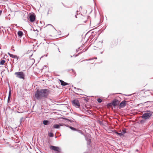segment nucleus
Returning a JSON list of instances; mask_svg holds the SVG:
<instances>
[{
  "label": "nucleus",
  "mask_w": 153,
  "mask_h": 153,
  "mask_svg": "<svg viewBox=\"0 0 153 153\" xmlns=\"http://www.w3.org/2000/svg\"><path fill=\"white\" fill-rule=\"evenodd\" d=\"M51 92L50 89H44L37 90L35 94V96H47Z\"/></svg>",
  "instance_id": "f257e3e1"
},
{
  "label": "nucleus",
  "mask_w": 153,
  "mask_h": 153,
  "mask_svg": "<svg viewBox=\"0 0 153 153\" xmlns=\"http://www.w3.org/2000/svg\"><path fill=\"white\" fill-rule=\"evenodd\" d=\"M16 77L20 79H25V74L22 71L16 72L15 73Z\"/></svg>",
  "instance_id": "f03ea898"
},
{
  "label": "nucleus",
  "mask_w": 153,
  "mask_h": 153,
  "mask_svg": "<svg viewBox=\"0 0 153 153\" xmlns=\"http://www.w3.org/2000/svg\"><path fill=\"white\" fill-rule=\"evenodd\" d=\"M79 21L81 24L85 23L87 20V18L86 16H83L82 15H80L79 13Z\"/></svg>",
  "instance_id": "7ed1b4c3"
},
{
  "label": "nucleus",
  "mask_w": 153,
  "mask_h": 153,
  "mask_svg": "<svg viewBox=\"0 0 153 153\" xmlns=\"http://www.w3.org/2000/svg\"><path fill=\"white\" fill-rule=\"evenodd\" d=\"M50 149L51 150L56 151L58 153H59L61 151L60 149L58 147L51 146H50Z\"/></svg>",
  "instance_id": "20e7f679"
},
{
  "label": "nucleus",
  "mask_w": 153,
  "mask_h": 153,
  "mask_svg": "<svg viewBox=\"0 0 153 153\" xmlns=\"http://www.w3.org/2000/svg\"><path fill=\"white\" fill-rule=\"evenodd\" d=\"M72 103L73 105L79 107L80 106V104L78 100L75 99L72 101Z\"/></svg>",
  "instance_id": "39448f33"
},
{
  "label": "nucleus",
  "mask_w": 153,
  "mask_h": 153,
  "mask_svg": "<svg viewBox=\"0 0 153 153\" xmlns=\"http://www.w3.org/2000/svg\"><path fill=\"white\" fill-rule=\"evenodd\" d=\"M152 115L150 113H147L144 114L142 116V118L145 119L149 118Z\"/></svg>",
  "instance_id": "423d86ee"
},
{
  "label": "nucleus",
  "mask_w": 153,
  "mask_h": 153,
  "mask_svg": "<svg viewBox=\"0 0 153 153\" xmlns=\"http://www.w3.org/2000/svg\"><path fill=\"white\" fill-rule=\"evenodd\" d=\"M29 18L30 19V21L31 22H33L36 18V15L35 14L33 13V14H30L29 16Z\"/></svg>",
  "instance_id": "0eeeda50"
},
{
  "label": "nucleus",
  "mask_w": 153,
  "mask_h": 153,
  "mask_svg": "<svg viewBox=\"0 0 153 153\" xmlns=\"http://www.w3.org/2000/svg\"><path fill=\"white\" fill-rule=\"evenodd\" d=\"M8 54L10 57L15 59L16 61H18V59L19 58V56H18L16 55H13L9 53H8Z\"/></svg>",
  "instance_id": "6e6552de"
},
{
  "label": "nucleus",
  "mask_w": 153,
  "mask_h": 153,
  "mask_svg": "<svg viewBox=\"0 0 153 153\" xmlns=\"http://www.w3.org/2000/svg\"><path fill=\"white\" fill-rule=\"evenodd\" d=\"M126 101L124 100L120 104L119 106V108H123L125 107L126 105Z\"/></svg>",
  "instance_id": "1a4fd4ad"
},
{
  "label": "nucleus",
  "mask_w": 153,
  "mask_h": 153,
  "mask_svg": "<svg viewBox=\"0 0 153 153\" xmlns=\"http://www.w3.org/2000/svg\"><path fill=\"white\" fill-rule=\"evenodd\" d=\"M119 101L118 100H115L112 102V105L114 106H115L119 104Z\"/></svg>",
  "instance_id": "9d476101"
},
{
  "label": "nucleus",
  "mask_w": 153,
  "mask_h": 153,
  "mask_svg": "<svg viewBox=\"0 0 153 153\" xmlns=\"http://www.w3.org/2000/svg\"><path fill=\"white\" fill-rule=\"evenodd\" d=\"M69 71L73 76H75L76 75V72L73 69H71L69 70Z\"/></svg>",
  "instance_id": "9b49d317"
},
{
  "label": "nucleus",
  "mask_w": 153,
  "mask_h": 153,
  "mask_svg": "<svg viewBox=\"0 0 153 153\" xmlns=\"http://www.w3.org/2000/svg\"><path fill=\"white\" fill-rule=\"evenodd\" d=\"M59 80L60 82L61 85H62L65 86V85H69V84L68 83L65 82L63 80H60V79H59Z\"/></svg>",
  "instance_id": "f8f14e48"
},
{
  "label": "nucleus",
  "mask_w": 153,
  "mask_h": 153,
  "mask_svg": "<svg viewBox=\"0 0 153 153\" xmlns=\"http://www.w3.org/2000/svg\"><path fill=\"white\" fill-rule=\"evenodd\" d=\"M23 33L22 31L19 30L18 32V36L20 37H22V36L23 35Z\"/></svg>",
  "instance_id": "ddd939ff"
},
{
  "label": "nucleus",
  "mask_w": 153,
  "mask_h": 153,
  "mask_svg": "<svg viewBox=\"0 0 153 153\" xmlns=\"http://www.w3.org/2000/svg\"><path fill=\"white\" fill-rule=\"evenodd\" d=\"M59 125L58 124H55L53 126V127L54 128H59Z\"/></svg>",
  "instance_id": "4468645a"
},
{
  "label": "nucleus",
  "mask_w": 153,
  "mask_h": 153,
  "mask_svg": "<svg viewBox=\"0 0 153 153\" xmlns=\"http://www.w3.org/2000/svg\"><path fill=\"white\" fill-rule=\"evenodd\" d=\"M5 61L4 60H1L0 62V65H3L4 64V63L5 62Z\"/></svg>",
  "instance_id": "2eb2a0df"
},
{
  "label": "nucleus",
  "mask_w": 153,
  "mask_h": 153,
  "mask_svg": "<svg viewBox=\"0 0 153 153\" xmlns=\"http://www.w3.org/2000/svg\"><path fill=\"white\" fill-rule=\"evenodd\" d=\"M48 123V121L47 120H44L43 121V123L45 125H47Z\"/></svg>",
  "instance_id": "dca6fc26"
},
{
  "label": "nucleus",
  "mask_w": 153,
  "mask_h": 153,
  "mask_svg": "<svg viewBox=\"0 0 153 153\" xmlns=\"http://www.w3.org/2000/svg\"><path fill=\"white\" fill-rule=\"evenodd\" d=\"M97 100V101L99 102H100V103L101 102H102V100L100 98H98Z\"/></svg>",
  "instance_id": "f3484780"
},
{
  "label": "nucleus",
  "mask_w": 153,
  "mask_h": 153,
  "mask_svg": "<svg viewBox=\"0 0 153 153\" xmlns=\"http://www.w3.org/2000/svg\"><path fill=\"white\" fill-rule=\"evenodd\" d=\"M112 105V102H111V103L108 104L107 105V106L108 107H109L111 106Z\"/></svg>",
  "instance_id": "a211bd4d"
},
{
  "label": "nucleus",
  "mask_w": 153,
  "mask_h": 153,
  "mask_svg": "<svg viewBox=\"0 0 153 153\" xmlns=\"http://www.w3.org/2000/svg\"><path fill=\"white\" fill-rule=\"evenodd\" d=\"M115 133L117 134H118V135L120 136H121L122 135H123L121 133H118L117 132H116Z\"/></svg>",
  "instance_id": "6ab92c4d"
},
{
  "label": "nucleus",
  "mask_w": 153,
  "mask_h": 153,
  "mask_svg": "<svg viewBox=\"0 0 153 153\" xmlns=\"http://www.w3.org/2000/svg\"><path fill=\"white\" fill-rule=\"evenodd\" d=\"M10 97L11 96H8V100H7V101L8 102H10Z\"/></svg>",
  "instance_id": "aec40b11"
},
{
  "label": "nucleus",
  "mask_w": 153,
  "mask_h": 153,
  "mask_svg": "<svg viewBox=\"0 0 153 153\" xmlns=\"http://www.w3.org/2000/svg\"><path fill=\"white\" fill-rule=\"evenodd\" d=\"M70 128L71 129H72V130H74V131L76 130V129L75 128H74L72 127H70Z\"/></svg>",
  "instance_id": "412c9836"
},
{
  "label": "nucleus",
  "mask_w": 153,
  "mask_h": 153,
  "mask_svg": "<svg viewBox=\"0 0 153 153\" xmlns=\"http://www.w3.org/2000/svg\"><path fill=\"white\" fill-rule=\"evenodd\" d=\"M82 7L81 6H80L79 8V11H80V10L81 11L82 9Z\"/></svg>",
  "instance_id": "4be33fe9"
},
{
  "label": "nucleus",
  "mask_w": 153,
  "mask_h": 153,
  "mask_svg": "<svg viewBox=\"0 0 153 153\" xmlns=\"http://www.w3.org/2000/svg\"><path fill=\"white\" fill-rule=\"evenodd\" d=\"M77 13L78 12V11L77 10ZM77 15H78V13H77V15H75V17H76V18H78V17H77Z\"/></svg>",
  "instance_id": "5701e85b"
},
{
  "label": "nucleus",
  "mask_w": 153,
  "mask_h": 153,
  "mask_svg": "<svg viewBox=\"0 0 153 153\" xmlns=\"http://www.w3.org/2000/svg\"><path fill=\"white\" fill-rule=\"evenodd\" d=\"M10 95H11V91L10 90L8 96H10Z\"/></svg>",
  "instance_id": "b1692460"
},
{
  "label": "nucleus",
  "mask_w": 153,
  "mask_h": 153,
  "mask_svg": "<svg viewBox=\"0 0 153 153\" xmlns=\"http://www.w3.org/2000/svg\"><path fill=\"white\" fill-rule=\"evenodd\" d=\"M132 94H128V95H126V94H125L124 95V96H131Z\"/></svg>",
  "instance_id": "393cba45"
},
{
  "label": "nucleus",
  "mask_w": 153,
  "mask_h": 153,
  "mask_svg": "<svg viewBox=\"0 0 153 153\" xmlns=\"http://www.w3.org/2000/svg\"><path fill=\"white\" fill-rule=\"evenodd\" d=\"M2 12V11L1 10H0V15H1Z\"/></svg>",
  "instance_id": "a878e982"
},
{
  "label": "nucleus",
  "mask_w": 153,
  "mask_h": 153,
  "mask_svg": "<svg viewBox=\"0 0 153 153\" xmlns=\"http://www.w3.org/2000/svg\"><path fill=\"white\" fill-rule=\"evenodd\" d=\"M53 134L52 133L51 134V135H50V137H53V136L52 135H53Z\"/></svg>",
  "instance_id": "bb28decb"
},
{
  "label": "nucleus",
  "mask_w": 153,
  "mask_h": 153,
  "mask_svg": "<svg viewBox=\"0 0 153 153\" xmlns=\"http://www.w3.org/2000/svg\"><path fill=\"white\" fill-rule=\"evenodd\" d=\"M36 98H37V99H39V96H36Z\"/></svg>",
  "instance_id": "cd10ccee"
},
{
  "label": "nucleus",
  "mask_w": 153,
  "mask_h": 153,
  "mask_svg": "<svg viewBox=\"0 0 153 153\" xmlns=\"http://www.w3.org/2000/svg\"><path fill=\"white\" fill-rule=\"evenodd\" d=\"M84 99L86 101H87V100H86V99H85V98H84Z\"/></svg>",
  "instance_id": "c85d7f7f"
},
{
  "label": "nucleus",
  "mask_w": 153,
  "mask_h": 153,
  "mask_svg": "<svg viewBox=\"0 0 153 153\" xmlns=\"http://www.w3.org/2000/svg\"><path fill=\"white\" fill-rule=\"evenodd\" d=\"M58 49L59 51V52H60V51H59V48H58Z\"/></svg>",
  "instance_id": "c756f323"
},
{
  "label": "nucleus",
  "mask_w": 153,
  "mask_h": 153,
  "mask_svg": "<svg viewBox=\"0 0 153 153\" xmlns=\"http://www.w3.org/2000/svg\"><path fill=\"white\" fill-rule=\"evenodd\" d=\"M125 132L124 131V133H125Z\"/></svg>",
  "instance_id": "7c9ffc66"
}]
</instances>
